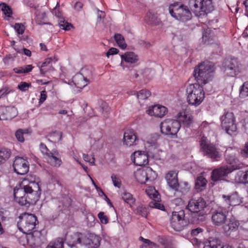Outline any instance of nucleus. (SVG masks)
<instances>
[{
	"label": "nucleus",
	"instance_id": "1",
	"mask_svg": "<svg viewBox=\"0 0 248 248\" xmlns=\"http://www.w3.org/2000/svg\"><path fill=\"white\" fill-rule=\"evenodd\" d=\"M41 189L35 176L28 175L14 190L15 200L20 205L28 206L38 201Z\"/></svg>",
	"mask_w": 248,
	"mask_h": 248
},
{
	"label": "nucleus",
	"instance_id": "2",
	"mask_svg": "<svg viewBox=\"0 0 248 248\" xmlns=\"http://www.w3.org/2000/svg\"><path fill=\"white\" fill-rule=\"evenodd\" d=\"M215 69L212 62L204 61L195 67L193 76L198 82L205 84L211 80Z\"/></svg>",
	"mask_w": 248,
	"mask_h": 248
},
{
	"label": "nucleus",
	"instance_id": "3",
	"mask_svg": "<svg viewBox=\"0 0 248 248\" xmlns=\"http://www.w3.org/2000/svg\"><path fill=\"white\" fill-rule=\"evenodd\" d=\"M186 94L188 104L194 106L200 105L205 97L203 88L199 82L186 84Z\"/></svg>",
	"mask_w": 248,
	"mask_h": 248
},
{
	"label": "nucleus",
	"instance_id": "4",
	"mask_svg": "<svg viewBox=\"0 0 248 248\" xmlns=\"http://www.w3.org/2000/svg\"><path fill=\"white\" fill-rule=\"evenodd\" d=\"M191 11L197 16L207 15L215 9L213 0H189Z\"/></svg>",
	"mask_w": 248,
	"mask_h": 248
},
{
	"label": "nucleus",
	"instance_id": "5",
	"mask_svg": "<svg viewBox=\"0 0 248 248\" xmlns=\"http://www.w3.org/2000/svg\"><path fill=\"white\" fill-rule=\"evenodd\" d=\"M169 13L175 19L186 22L192 18V14L189 8L181 2H174L170 5Z\"/></svg>",
	"mask_w": 248,
	"mask_h": 248
},
{
	"label": "nucleus",
	"instance_id": "6",
	"mask_svg": "<svg viewBox=\"0 0 248 248\" xmlns=\"http://www.w3.org/2000/svg\"><path fill=\"white\" fill-rule=\"evenodd\" d=\"M19 219L17 226L23 233H29L35 229L37 220L34 215L25 213L19 217Z\"/></svg>",
	"mask_w": 248,
	"mask_h": 248
},
{
	"label": "nucleus",
	"instance_id": "7",
	"mask_svg": "<svg viewBox=\"0 0 248 248\" xmlns=\"http://www.w3.org/2000/svg\"><path fill=\"white\" fill-rule=\"evenodd\" d=\"M201 149L204 155L207 156L213 161H217L221 157V154L218 149L207 140L202 136L200 141Z\"/></svg>",
	"mask_w": 248,
	"mask_h": 248
},
{
	"label": "nucleus",
	"instance_id": "8",
	"mask_svg": "<svg viewBox=\"0 0 248 248\" xmlns=\"http://www.w3.org/2000/svg\"><path fill=\"white\" fill-rule=\"evenodd\" d=\"M180 127L179 122L172 119H166L160 124L161 133L170 137H176Z\"/></svg>",
	"mask_w": 248,
	"mask_h": 248
},
{
	"label": "nucleus",
	"instance_id": "9",
	"mask_svg": "<svg viewBox=\"0 0 248 248\" xmlns=\"http://www.w3.org/2000/svg\"><path fill=\"white\" fill-rule=\"evenodd\" d=\"M221 125L227 134L230 135L235 134L237 127L235 124V118L232 112H227L220 117Z\"/></svg>",
	"mask_w": 248,
	"mask_h": 248
},
{
	"label": "nucleus",
	"instance_id": "10",
	"mask_svg": "<svg viewBox=\"0 0 248 248\" xmlns=\"http://www.w3.org/2000/svg\"><path fill=\"white\" fill-rule=\"evenodd\" d=\"M40 149L41 153L45 155V158L50 165L56 167L61 166L62 161L59 157L60 155L58 152L56 150L50 151L46 146L42 143L40 145Z\"/></svg>",
	"mask_w": 248,
	"mask_h": 248
},
{
	"label": "nucleus",
	"instance_id": "11",
	"mask_svg": "<svg viewBox=\"0 0 248 248\" xmlns=\"http://www.w3.org/2000/svg\"><path fill=\"white\" fill-rule=\"evenodd\" d=\"M185 213L183 210L179 212H173L170 218L171 227L176 231L182 230L186 225L187 222L185 219Z\"/></svg>",
	"mask_w": 248,
	"mask_h": 248
},
{
	"label": "nucleus",
	"instance_id": "12",
	"mask_svg": "<svg viewBox=\"0 0 248 248\" xmlns=\"http://www.w3.org/2000/svg\"><path fill=\"white\" fill-rule=\"evenodd\" d=\"M13 166L15 172L19 175H24L29 170V163L26 158L16 157Z\"/></svg>",
	"mask_w": 248,
	"mask_h": 248
},
{
	"label": "nucleus",
	"instance_id": "13",
	"mask_svg": "<svg viewBox=\"0 0 248 248\" xmlns=\"http://www.w3.org/2000/svg\"><path fill=\"white\" fill-rule=\"evenodd\" d=\"M241 64L237 59L232 58L226 62L224 69L226 74L230 77H234L240 72Z\"/></svg>",
	"mask_w": 248,
	"mask_h": 248
},
{
	"label": "nucleus",
	"instance_id": "14",
	"mask_svg": "<svg viewBox=\"0 0 248 248\" xmlns=\"http://www.w3.org/2000/svg\"><path fill=\"white\" fill-rule=\"evenodd\" d=\"M207 204L202 198L192 199L189 202L186 208L193 213H201L204 211Z\"/></svg>",
	"mask_w": 248,
	"mask_h": 248
},
{
	"label": "nucleus",
	"instance_id": "15",
	"mask_svg": "<svg viewBox=\"0 0 248 248\" xmlns=\"http://www.w3.org/2000/svg\"><path fill=\"white\" fill-rule=\"evenodd\" d=\"M153 175L152 178L154 179L155 175V171L151 168L138 169L134 173V176L136 180L140 184H144L147 180L151 178L149 175Z\"/></svg>",
	"mask_w": 248,
	"mask_h": 248
},
{
	"label": "nucleus",
	"instance_id": "16",
	"mask_svg": "<svg viewBox=\"0 0 248 248\" xmlns=\"http://www.w3.org/2000/svg\"><path fill=\"white\" fill-rule=\"evenodd\" d=\"M228 212L222 207L215 210L212 213V221L214 225L220 226L224 224L227 220Z\"/></svg>",
	"mask_w": 248,
	"mask_h": 248
},
{
	"label": "nucleus",
	"instance_id": "17",
	"mask_svg": "<svg viewBox=\"0 0 248 248\" xmlns=\"http://www.w3.org/2000/svg\"><path fill=\"white\" fill-rule=\"evenodd\" d=\"M222 197L225 205L228 207L238 205L242 202L243 198L237 192H234L228 195H223Z\"/></svg>",
	"mask_w": 248,
	"mask_h": 248
},
{
	"label": "nucleus",
	"instance_id": "18",
	"mask_svg": "<svg viewBox=\"0 0 248 248\" xmlns=\"http://www.w3.org/2000/svg\"><path fill=\"white\" fill-rule=\"evenodd\" d=\"M82 245L91 248H97L100 245L101 237L94 233H90L88 236L83 234Z\"/></svg>",
	"mask_w": 248,
	"mask_h": 248
},
{
	"label": "nucleus",
	"instance_id": "19",
	"mask_svg": "<svg viewBox=\"0 0 248 248\" xmlns=\"http://www.w3.org/2000/svg\"><path fill=\"white\" fill-rule=\"evenodd\" d=\"M147 154L144 151H136L131 156L133 162L137 166H144L148 163Z\"/></svg>",
	"mask_w": 248,
	"mask_h": 248
},
{
	"label": "nucleus",
	"instance_id": "20",
	"mask_svg": "<svg viewBox=\"0 0 248 248\" xmlns=\"http://www.w3.org/2000/svg\"><path fill=\"white\" fill-rule=\"evenodd\" d=\"M146 112L150 116L162 118L167 113L168 109L163 106L156 105L149 107Z\"/></svg>",
	"mask_w": 248,
	"mask_h": 248
},
{
	"label": "nucleus",
	"instance_id": "21",
	"mask_svg": "<svg viewBox=\"0 0 248 248\" xmlns=\"http://www.w3.org/2000/svg\"><path fill=\"white\" fill-rule=\"evenodd\" d=\"M178 173L177 170H170L165 176L168 186L175 191L178 190L179 187L177 177Z\"/></svg>",
	"mask_w": 248,
	"mask_h": 248
},
{
	"label": "nucleus",
	"instance_id": "22",
	"mask_svg": "<svg viewBox=\"0 0 248 248\" xmlns=\"http://www.w3.org/2000/svg\"><path fill=\"white\" fill-rule=\"evenodd\" d=\"M232 170L231 167L227 166L215 169L212 172V179L214 181L222 180L224 177L231 173Z\"/></svg>",
	"mask_w": 248,
	"mask_h": 248
},
{
	"label": "nucleus",
	"instance_id": "23",
	"mask_svg": "<svg viewBox=\"0 0 248 248\" xmlns=\"http://www.w3.org/2000/svg\"><path fill=\"white\" fill-rule=\"evenodd\" d=\"M138 139L135 132L132 130H128L124 132L123 136V142L124 145L127 147H131L136 144Z\"/></svg>",
	"mask_w": 248,
	"mask_h": 248
},
{
	"label": "nucleus",
	"instance_id": "24",
	"mask_svg": "<svg viewBox=\"0 0 248 248\" xmlns=\"http://www.w3.org/2000/svg\"><path fill=\"white\" fill-rule=\"evenodd\" d=\"M177 121L186 127H189L193 123V117L187 111H182L179 112L176 116Z\"/></svg>",
	"mask_w": 248,
	"mask_h": 248
},
{
	"label": "nucleus",
	"instance_id": "25",
	"mask_svg": "<svg viewBox=\"0 0 248 248\" xmlns=\"http://www.w3.org/2000/svg\"><path fill=\"white\" fill-rule=\"evenodd\" d=\"M83 234L79 233H74L72 235H66L65 240L66 243L71 248H75V246L78 244L82 245Z\"/></svg>",
	"mask_w": 248,
	"mask_h": 248
},
{
	"label": "nucleus",
	"instance_id": "26",
	"mask_svg": "<svg viewBox=\"0 0 248 248\" xmlns=\"http://www.w3.org/2000/svg\"><path fill=\"white\" fill-rule=\"evenodd\" d=\"M121 65L124 68L127 64L135 63L138 61V57L133 52H127L121 55Z\"/></svg>",
	"mask_w": 248,
	"mask_h": 248
},
{
	"label": "nucleus",
	"instance_id": "27",
	"mask_svg": "<svg viewBox=\"0 0 248 248\" xmlns=\"http://www.w3.org/2000/svg\"><path fill=\"white\" fill-rule=\"evenodd\" d=\"M27 235V240L28 243L31 246H36L42 243V234L38 231L30 232L26 233Z\"/></svg>",
	"mask_w": 248,
	"mask_h": 248
},
{
	"label": "nucleus",
	"instance_id": "28",
	"mask_svg": "<svg viewBox=\"0 0 248 248\" xmlns=\"http://www.w3.org/2000/svg\"><path fill=\"white\" fill-rule=\"evenodd\" d=\"M147 144L149 148V153L151 154L154 158H159L160 157V153L162 151L158 149V145L156 140L153 141H147Z\"/></svg>",
	"mask_w": 248,
	"mask_h": 248
},
{
	"label": "nucleus",
	"instance_id": "29",
	"mask_svg": "<svg viewBox=\"0 0 248 248\" xmlns=\"http://www.w3.org/2000/svg\"><path fill=\"white\" fill-rule=\"evenodd\" d=\"M56 58L54 57H51L46 58L45 62L41 63L39 62L38 64V66L40 68V73L42 75H44L46 73V67L48 66L49 68H53L52 63H55L57 61Z\"/></svg>",
	"mask_w": 248,
	"mask_h": 248
},
{
	"label": "nucleus",
	"instance_id": "30",
	"mask_svg": "<svg viewBox=\"0 0 248 248\" xmlns=\"http://www.w3.org/2000/svg\"><path fill=\"white\" fill-rule=\"evenodd\" d=\"M73 82L78 88L82 89L85 87L88 83L87 79L81 74L78 73L73 78Z\"/></svg>",
	"mask_w": 248,
	"mask_h": 248
},
{
	"label": "nucleus",
	"instance_id": "31",
	"mask_svg": "<svg viewBox=\"0 0 248 248\" xmlns=\"http://www.w3.org/2000/svg\"><path fill=\"white\" fill-rule=\"evenodd\" d=\"M239 225V222L234 218L230 219L227 223L223 226V229L225 232L235 231Z\"/></svg>",
	"mask_w": 248,
	"mask_h": 248
},
{
	"label": "nucleus",
	"instance_id": "32",
	"mask_svg": "<svg viewBox=\"0 0 248 248\" xmlns=\"http://www.w3.org/2000/svg\"><path fill=\"white\" fill-rule=\"evenodd\" d=\"M234 181L237 183L248 184V170L238 171L235 176Z\"/></svg>",
	"mask_w": 248,
	"mask_h": 248
},
{
	"label": "nucleus",
	"instance_id": "33",
	"mask_svg": "<svg viewBox=\"0 0 248 248\" xmlns=\"http://www.w3.org/2000/svg\"><path fill=\"white\" fill-rule=\"evenodd\" d=\"M5 108L4 116L2 118L3 120L12 119L17 115V111L15 107H5Z\"/></svg>",
	"mask_w": 248,
	"mask_h": 248
},
{
	"label": "nucleus",
	"instance_id": "34",
	"mask_svg": "<svg viewBox=\"0 0 248 248\" xmlns=\"http://www.w3.org/2000/svg\"><path fill=\"white\" fill-rule=\"evenodd\" d=\"M64 240L61 237H57L49 242L46 248H63Z\"/></svg>",
	"mask_w": 248,
	"mask_h": 248
},
{
	"label": "nucleus",
	"instance_id": "35",
	"mask_svg": "<svg viewBox=\"0 0 248 248\" xmlns=\"http://www.w3.org/2000/svg\"><path fill=\"white\" fill-rule=\"evenodd\" d=\"M121 197L123 200L128 204L131 208L134 205L136 200L131 193L126 191H124L122 193Z\"/></svg>",
	"mask_w": 248,
	"mask_h": 248
},
{
	"label": "nucleus",
	"instance_id": "36",
	"mask_svg": "<svg viewBox=\"0 0 248 248\" xmlns=\"http://www.w3.org/2000/svg\"><path fill=\"white\" fill-rule=\"evenodd\" d=\"M220 242L219 239L210 238L203 243V248H218Z\"/></svg>",
	"mask_w": 248,
	"mask_h": 248
},
{
	"label": "nucleus",
	"instance_id": "37",
	"mask_svg": "<svg viewBox=\"0 0 248 248\" xmlns=\"http://www.w3.org/2000/svg\"><path fill=\"white\" fill-rule=\"evenodd\" d=\"M146 193L150 198L153 201H158L160 200V197L158 192L153 186H149L146 189Z\"/></svg>",
	"mask_w": 248,
	"mask_h": 248
},
{
	"label": "nucleus",
	"instance_id": "38",
	"mask_svg": "<svg viewBox=\"0 0 248 248\" xmlns=\"http://www.w3.org/2000/svg\"><path fill=\"white\" fill-rule=\"evenodd\" d=\"M0 7L3 14L4 15V19L8 20L13 14L12 9L6 3L4 2L0 4Z\"/></svg>",
	"mask_w": 248,
	"mask_h": 248
},
{
	"label": "nucleus",
	"instance_id": "39",
	"mask_svg": "<svg viewBox=\"0 0 248 248\" xmlns=\"http://www.w3.org/2000/svg\"><path fill=\"white\" fill-rule=\"evenodd\" d=\"M207 180L202 176H198L195 182V188L198 191H200L204 188L207 184Z\"/></svg>",
	"mask_w": 248,
	"mask_h": 248
},
{
	"label": "nucleus",
	"instance_id": "40",
	"mask_svg": "<svg viewBox=\"0 0 248 248\" xmlns=\"http://www.w3.org/2000/svg\"><path fill=\"white\" fill-rule=\"evenodd\" d=\"M49 140L54 143L60 142L62 138V133L59 131H52L48 135Z\"/></svg>",
	"mask_w": 248,
	"mask_h": 248
},
{
	"label": "nucleus",
	"instance_id": "41",
	"mask_svg": "<svg viewBox=\"0 0 248 248\" xmlns=\"http://www.w3.org/2000/svg\"><path fill=\"white\" fill-rule=\"evenodd\" d=\"M139 240L143 242V244L141 245L140 248H155L157 247L156 244L151 242L149 239H145L140 236Z\"/></svg>",
	"mask_w": 248,
	"mask_h": 248
},
{
	"label": "nucleus",
	"instance_id": "42",
	"mask_svg": "<svg viewBox=\"0 0 248 248\" xmlns=\"http://www.w3.org/2000/svg\"><path fill=\"white\" fill-rule=\"evenodd\" d=\"M114 39L118 46L124 49L126 47V44L125 42L124 37L120 34H117L114 36Z\"/></svg>",
	"mask_w": 248,
	"mask_h": 248
},
{
	"label": "nucleus",
	"instance_id": "43",
	"mask_svg": "<svg viewBox=\"0 0 248 248\" xmlns=\"http://www.w3.org/2000/svg\"><path fill=\"white\" fill-rule=\"evenodd\" d=\"M151 94V92L149 91L146 89H142L139 92H137L136 96L139 100H145L150 96Z\"/></svg>",
	"mask_w": 248,
	"mask_h": 248
},
{
	"label": "nucleus",
	"instance_id": "44",
	"mask_svg": "<svg viewBox=\"0 0 248 248\" xmlns=\"http://www.w3.org/2000/svg\"><path fill=\"white\" fill-rule=\"evenodd\" d=\"M102 137V134L100 132H96L93 133L90 138V143L92 146L94 145L97 142H98Z\"/></svg>",
	"mask_w": 248,
	"mask_h": 248
},
{
	"label": "nucleus",
	"instance_id": "45",
	"mask_svg": "<svg viewBox=\"0 0 248 248\" xmlns=\"http://www.w3.org/2000/svg\"><path fill=\"white\" fill-rule=\"evenodd\" d=\"M59 26L60 28L65 31L70 30V27L72 26L71 24L66 21L62 17L58 19Z\"/></svg>",
	"mask_w": 248,
	"mask_h": 248
},
{
	"label": "nucleus",
	"instance_id": "46",
	"mask_svg": "<svg viewBox=\"0 0 248 248\" xmlns=\"http://www.w3.org/2000/svg\"><path fill=\"white\" fill-rule=\"evenodd\" d=\"M18 35H22L24 32L25 27L22 23H16L11 26Z\"/></svg>",
	"mask_w": 248,
	"mask_h": 248
},
{
	"label": "nucleus",
	"instance_id": "47",
	"mask_svg": "<svg viewBox=\"0 0 248 248\" xmlns=\"http://www.w3.org/2000/svg\"><path fill=\"white\" fill-rule=\"evenodd\" d=\"M12 92V90H11L8 86H3L0 90V98H3L6 97Z\"/></svg>",
	"mask_w": 248,
	"mask_h": 248
},
{
	"label": "nucleus",
	"instance_id": "48",
	"mask_svg": "<svg viewBox=\"0 0 248 248\" xmlns=\"http://www.w3.org/2000/svg\"><path fill=\"white\" fill-rule=\"evenodd\" d=\"M11 155V153L6 149L0 150V158L2 162L8 159Z\"/></svg>",
	"mask_w": 248,
	"mask_h": 248
},
{
	"label": "nucleus",
	"instance_id": "49",
	"mask_svg": "<svg viewBox=\"0 0 248 248\" xmlns=\"http://www.w3.org/2000/svg\"><path fill=\"white\" fill-rule=\"evenodd\" d=\"M24 133L25 132L21 129H19L16 131L15 136L18 141L20 142H23L25 140L23 136Z\"/></svg>",
	"mask_w": 248,
	"mask_h": 248
},
{
	"label": "nucleus",
	"instance_id": "50",
	"mask_svg": "<svg viewBox=\"0 0 248 248\" xmlns=\"http://www.w3.org/2000/svg\"><path fill=\"white\" fill-rule=\"evenodd\" d=\"M239 95L242 98L248 96V88L247 86H245V83L240 88Z\"/></svg>",
	"mask_w": 248,
	"mask_h": 248
},
{
	"label": "nucleus",
	"instance_id": "51",
	"mask_svg": "<svg viewBox=\"0 0 248 248\" xmlns=\"http://www.w3.org/2000/svg\"><path fill=\"white\" fill-rule=\"evenodd\" d=\"M137 213L142 217H146L148 215V211L147 208L143 206H139L137 209Z\"/></svg>",
	"mask_w": 248,
	"mask_h": 248
},
{
	"label": "nucleus",
	"instance_id": "52",
	"mask_svg": "<svg viewBox=\"0 0 248 248\" xmlns=\"http://www.w3.org/2000/svg\"><path fill=\"white\" fill-rule=\"evenodd\" d=\"M111 178L114 186L118 188H120L121 186L120 179L114 174L111 175Z\"/></svg>",
	"mask_w": 248,
	"mask_h": 248
},
{
	"label": "nucleus",
	"instance_id": "53",
	"mask_svg": "<svg viewBox=\"0 0 248 248\" xmlns=\"http://www.w3.org/2000/svg\"><path fill=\"white\" fill-rule=\"evenodd\" d=\"M162 248H174V246L170 240H165L160 241Z\"/></svg>",
	"mask_w": 248,
	"mask_h": 248
},
{
	"label": "nucleus",
	"instance_id": "54",
	"mask_svg": "<svg viewBox=\"0 0 248 248\" xmlns=\"http://www.w3.org/2000/svg\"><path fill=\"white\" fill-rule=\"evenodd\" d=\"M14 48L18 53L24 54L28 57H30L31 55V51L27 48H24L22 49H19L16 47H14Z\"/></svg>",
	"mask_w": 248,
	"mask_h": 248
},
{
	"label": "nucleus",
	"instance_id": "55",
	"mask_svg": "<svg viewBox=\"0 0 248 248\" xmlns=\"http://www.w3.org/2000/svg\"><path fill=\"white\" fill-rule=\"evenodd\" d=\"M98 217L100 219L101 222L103 224H106L108 222V217L104 215V213L103 212H100L98 213Z\"/></svg>",
	"mask_w": 248,
	"mask_h": 248
},
{
	"label": "nucleus",
	"instance_id": "56",
	"mask_svg": "<svg viewBox=\"0 0 248 248\" xmlns=\"http://www.w3.org/2000/svg\"><path fill=\"white\" fill-rule=\"evenodd\" d=\"M83 158L85 161L89 162L91 165H95V158L93 156H91L88 155L84 154Z\"/></svg>",
	"mask_w": 248,
	"mask_h": 248
},
{
	"label": "nucleus",
	"instance_id": "57",
	"mask_svg": "<svg viewBox=\"0 0 248 248\" xmlns=\"http://www.w3.org/2000/svg\"><path fill=\"white\" fill-rule=\"evenodd\" d=\"M159 201H160V200H159L158 201H154V202H151L150 203V207H153V208H155L156 209H160L162 210H163L164 206L159 202Z\"/></svg>",
	"mask_w": 248,
	"mask_h": 248
},
{
	"label": "nucleus",
	"instance_id": "58",
	"mask_svg": "<svg viewBox=\"0 0 248 248\" xmlns=\"http://www.w3.org/2000/svg\"><path fill=\"white\" fill-rule=\"evenodd\" d=\"M30 84L26 82H21L18 85V89L22 92H25L30 86Z\"/></svg>",
	"mask_w": 248,
	"mask_h": 248
},
{
	"label": "nucleus",
	"instance_id": "59",
	"mask_svg": "<svg viewBox=\"0 0 248 248\" xmlns=\"http://www.w3.org/2000/svg\"><path fill=\"white\" fill-rule=\"evenodd\" d=\"M47 98V93L46 91H43L41 92L40 98L39 100L38 105L40 106L45 101L46 99Z\"/></svg>",
	"mask_w": 248,
	"mask_h": 248
},
{
	"label": "nucleus",
	"instance_id": "60",
	"mask_svg": "<svg viewBox=\"0 0 248 248\" xmlns=\"http://www.w3.org/2000/svg\"><path fill=\"white\" fill-rule=\"evenodd\" d=\"M58 5V2H57L56 6L53 9L52 11V13L53 15H54L56 16L58 18V19L62 17L61 16V13L59 11V9L57 8V6Z\"/></svg>",
	"mask_w": 248,
	"mask_h": 248
},
{
	"label": "nucleus",
	"instance_id": "61",
	"mask_svg": "<svg viewBox=\"0 0 248 248\" xmlns=\"http://www.w3.org/2000/svg\"><path fill=\"white\" fill-rule=\"evenodd\" d=\"M118 52L119 50L117 48L111 47L106 53V56L108 58L110 55L116 54L118 53Z\"/></svg>",
	"mask_w": 248,
	"mask_h": 248
},
{
	"label": "nucleus",
	"instance_id": "62",
	"mask_svg": "<svg viewBox=\"0 0 248 248\" xmlns=\"http://www.w3.org/2000/svg\"><path fill=\"white\" fill-rule=\"evenodd\" d=\"M102 106L103 107L101 108L102 109V113L104 116H106L109 111V107L106 103H104L102 104Z\"/></svg>",
	"mask_w": 248,
	"mask_h": 248
},
{
	"label": "nucleus",
	"instance_id": "63",
	"mask_svg": "<svg viewBox=\"0 0 248 248\" xmlns=\"http://www.w3.org/2000/svg\"><path fill=\"white\" fill-rule=\"evenodd\" d=\"M22 67L23 68L24 74H26L31 72L33 68L31 64L26 65Z\"/></svg>",
	"mask_w": 248,
	"mask_h": 248
},
{
	"label": "nucleus",
	"instance_id": "64",
	"mask_svg": "<svg viewBox=\"0 0 248 248\" xmlns=\"http://www.w3.org/2000/svg\"><path fill=\"white\" fill-rule=\"evenodd\" d=\"M241 154L245 156H248V142L245 144L244 148L241 151Z\"/></svg>",
	"mask_w": 248,
	"mask_h": 248
}]
</instances>
